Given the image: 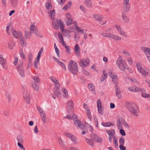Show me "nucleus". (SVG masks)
I'll return each instance as SVG.
<instances>
[{"label":"nucleus","instance_id":"nucleus-24","mask_svg":"<svg viewBox=\"0 0 150 150\" xmlns=\"http://www.w3.org/2000/svg\"><path fill=\"white\" fill-rule=\"evenodd\" d=\"M37 30H36L35 29L34 30L31 32V33H34L36 36L38 37H40V38H43V36L40 34L39 33L38 28H37Z\"/></svg>","mask_w":150,"mask_h":150},{"label":"nucleus","instance_id":"nucleus-28","mask_svg":"<svg viewBox=\"0 0 150 150\" xmlns=\"http://www.w3.org/2000/svg\"><path fill=\"white\" fill-rule=\"evenodd\" d=\"M15 42L13 41H10L8 44V47L10 49H13L15 46Z\"/></svg>","mask_w":150,"mask_h":150},{"label":"nucleus","instance_id":"nucleus-10","mask_svg":"<svg viewBox=\"0 0 150 150\" xmlns=\"http://www.w3.org/2000/svg\"><path fill=\"white\" fill-rule=\"evenodd\" d=\"M74 124L75 125H78V126L81 129H84L85 127V125L82 123L81 121L79 120H77L76 121H74Z\"/></svg>","mask_w":150,"mask_h":150},{"label":"nucleus","instance_id":"nucleus-26","mask_svg":"<svg viewBox=\"0 0 150 150\" xmlns=\"http://www.w3.org/2000/svg\"><path fill=\"white\" fill-rule=\"evenodd\" d=\"M110 38H112L116 40H120L121 39V37L112 34H111Z\"/></svg>","mask_w":150,"mask_h":150},{"label":"nucleus","instance_id":"nucleus-54","mask_svg":"<svg viewBox=\"0 0 150 150\" xmlns=\"http://www.w3.org/2000/svg\"><path fill=\"white\" fill-rule=\"evenodd\" d=\"M119 143H120V144L123 145L124 142L125 140L124 138L123 137H122L120 139L119 141Z\"/></svg>","mask_w":150,"mask_h":150},{"label":"nucleus","instance_id":"nucleus-39","mask_svg":"<svg viewBox=\"0 0 150 150\" xmlns=\"http://www.w3.org/2000/svg\"><path fill=\"white\" fill-rule=\"evenodd\" d=\"M54 47L55 48V51L57 55V56L58 58H59V51L58 48H57V46H56V44L55 43L54 44Z\"/></svg>","mask_w":150,"mask_h":150},{"label":"nucleus","instance_id":"nucleus-37","mask_svg":"<svg viewBox=\"0 0 150 150\" xmlns=\"http://www.w3.org/2000/svg\"><path fill=\"white\" fill-rule=\"evenodd\" d=\"M113 142L115 144V148H118V144H117V139L116 137L114 136L113 137Z\"/></svg>","mask_w":150,"mask_h":150},{"label":"nucleus","instance_id":"nucleus-48","mask_svg":"<svg viewBox=\"0 0 150 150\" xmlns=\"http://www.w3.org/2000/svg\"><path fill=\"white\" fill-rule=\"evenodd\" d=\"M20 54L21 57L23 59L25 60L26 59L25 55L24 54L22 50H20Z\"/></svg>","mask_w":150,"mask_h":150},{"label":"nucleus","instance_id":"nucleus-44","mask_svg":"<svg viewBox=\"0 0 150 150\" xmlns=\"http://www.w3.org/2000/svg\"><path fill=\"white\" fill-rule=\"evenodd\" d=\"M86 140L87 141V143L88 144L91 145L92 147L93 146V140H91L88 138H86Z\"/></svg>","mask_w":150,"mask_h":150},{"label":"nucleus","instance_id":"nucleus-61","mask_svg":"<svg viewBox=\"0 0 150 150\" xmlns=\"http://www.w3.org/2000/svg\"><path fill=\"white\" fill-rule=\"evenodd\" d=\"M72 119L74 120V121H76L77 120H79L78 119L77 116L75 114H73L72 115Z\"/></svg>","mask_w":150,"mask_h":150},{"label":"nucleus","instance_id":"nucleus-11","mask_svg":"<svg viewBox=\"0 0 150 150\" xmlns=\"http://www.w3.org/2000/svg\"><path fill=\"white\" fill-rule=\"evenodd\" d=\"M122 16L123 22L128 23L129 22V19L127 16L126 13L125 12H122Z\"/></svg>","mask_w":150,"mask_h":150},{"label":"nucleus","instance_id":"nucleus-64","mask_svg":"<svg viewBox=\"0 0 150 150\" xmlns=\"http://www.w3.org/2000/svg\"><path fill=\"white\" fill-rule=\"evenodd\" d=\"M66 150H79L78 149L75 147H72L71 148H66Z\"/></svg>","mask_w":150,"mask_h":150},{"label":"nucleus","instance_id":"nucleus-1","mask_svg":"<svg viewBox=\"0 0 150 150\" xmlns=\"http://www.w3.org/2000/svg\"><path fill=\"white\" fill-rule=\"evenodd\" d=\"M68 68L69 71L73 74L76 75L78 71V65L74 61L71 60L69 63Z\"/></svg>","mask_w":150,"mask_h":150},{"label":"nucleus","instance_id":"nucleus-56","mask_svg":"<svg viewBox=\"0 0 150 150\" xmlns=\"http://www.w3.org/2000/svg\"><path fill=\"white\" fill-rule=\"evenodd\" d=\"M83 106L84 109L87 111V112H89V111L90 110L88 106L85 103H83Z\"/></svg>","mask_w":150,"mask_h":150},{"label":"nucleus","instance_id":"nucleus-31","mask_svg":"<svg viewBox=\"0 0 150 150\" xmlns=\"http://www.w3.org/2000/svg\"><path fill=\"white\" fill-rule=\"evenodd\" d=\"M58 140L59 141V144L61 147L62 149H65L66 150V148H66L65 149V146L64 144V143L62 141L61 138L59 137L58 138Z\"/></svg>","mask_w":150,"mask_h":150},{"label":"nucleus","instance_id":"nucleus-5","mask_svg":"<svg viewBox=\"0 0 150 150\" xmlns=\"http://www.w3.org/2000/svg\"><path fill=\"white\" fill-rule=\"evenodd\" d=\"M6 59L3 57L1 54H0V64H1L3 68L5 69H6L7 68V66L6 64Z\"/></svg>","mask_w":150,"mask_h":150},{"label":"nucleus","instance_id":"nucleus-53","mask_svg":"<svg viewBox=\"0 0 150 150\" xmlns=\"http://www.w3.org/2000/svg\"><path fill=\"white\" fill-rule=\"evenodd\" d=\"M142 97L145 98H150V94H148L146 93H142Z\"/></svg>","mask_w":150,"mask_h":150},{"label":"nucleus","instance_id":"nucleus-3","mask_svg":"<svg viewBox=\"0 0 150 150\" xmlns=\"http://www.w3.org/2000/svg\"><path fill=\"white\" fill-rule=\"evenodd\" d=\"M73 102L71 100L69 101L67 103L66 108L68 114H71L73 113L74 109Z\"/></svg>","mask_w":150,"mask_h":150},{"label":"nucleus","instance_id":"nucleus-35","mask_svg":"<svg viewBox=\"0 0 150 150\" xmlns=\"http://www.w3.org/2000/svg\"><path fill=\"white\" fill-rule=\"evenodd\" d=\"M105 70H103V75L100 78V81H101L103 82L107 78L108 75L107 74H105Z\"/></svg>","mask_w":150,"mask_h":150},{"label":"nucleus","instance_id":"nucleus-30","mask_svg":"<svg viewBox=\"0 0 150 150\" xmlns=\"http://www.w3.org/2000/svg\"><path fill=\"white\" fill-rule=\"evenodd\" d=\"M32 87L35 90L38 91L39 90V87L36 83H32Z\"/></svg>","mask_w":150,"mask_h":150},{"label":"nucleus","instance_id":"nucleus-13","mask_svg":"<svg viewBox=\"0 0 150 150\" xmlns=\"http://www.w3.org/2000/svg\"><path fill=\"white\" fill-rule=\"evenodd\" d=\"M126 62L123 61V63L119 64L117 65L119 68L123 71H125V66H126Z\"/></svg>","mask_w":150,"mask_h":150},{"label":"nucleus","instance_id":"nucleus-43","mask_svg":"<svg viewBox=\"0 0 150 150\" xmlns=\"http://www.w3.org/2000/svg\"><path fill=\"white\" fill-rule=\"evenodd\" d=\"M75 26L76 30H77L78 33H84L83 32V30L80 29L77 26V23L76 22H75Z\"/></svg>","mask_w":150,"mask_h":150},{"label":"nucleus","instance_id":"nucleus-8","mask_svg":"<svg viewBox=\"0 0 150 150\" xmlns=\"http://www.w3.org/2000/svg\"><path fill=\"white\" fill-rule=\"evenodd\" d=\"M18 38L20 39V42L21 43H22L23 45H26V42L22 35V33L21 32L17 33V38Z\"/></svg>","mask_w":150,"mask_h":150},{"label":"nucleus","instance_id":"nucleus-21","mask_svg":"<svg viewBox=\"0 0 150 150\" xmlns=\"http://www.w3.org/2000/svg\"><path fill=\"white\" fill-rule=\"evenodd\" d=\"M106 132L109 136H113L115 134V131L114 129H111L110 130H106Z\"/></svg>","mask_w":150,"mask_h":150},{"label":"nucleus","instance_id":"nucleus-47","mask_svg":"<svg viewBox=\"0 0 150 150\" xmlns=\"http://www.w3.org/2000/svg\"><path fill=\"white\" fill-rule=\"evenodd\" d=\"M122 123L123 125L125 127H127L128 129H129V126L125 120H122Z\"/></svg>","mask_w":150,"mask_h":150},{"label":"nucleus","instance_id":"nucleus-19","mask_svg":"<svg viewBox=\"0 0 150 150\" xmlns=\"http://www.w3.org/2000/svg\"><path fill=\"white\" fill-rule=\"evenodd\" d=\"M24 100L27 103L29 104L30 102V97L28 94H25L24 96Z\"/></svg>","mask_w":150,"mask_h":150},{"label":"nucleus","instance_id":"nucleus-51","mask_svg":"<svg viewBox=\"0 0 150 150\" xmlns=\"http://www.w3.org/2000/svg\"><path fill=\"white\" fill-rule=\"evenodd\" d=\"M37 27L36 26H35V25L33 24L31 25L30 28V31L31 32H32L35 29L36 30H37Z\"/></svg>","mask_w":150,"mask_h":150},{"label":"nucleus","instance_id":"nucleus-27","mask_svg":"<svg viewBox=\"0 0 150 150\" xmlns=\"http://www.w3.org/2000/svg\"><path fill=\"white\" fill-rule=\"evenodd\" d=\"M59 25L61 30L62 32H63V31L64 30V23L63 21H62L61 20H59Z\"/></svg>","mask_w":150,"mask_h":150},{"label":"nucleus","instance_id":"nucleus-7","mask_svg":"<svg viewBox=\"0 0 150 150\" xmlns=\"http://www.w3.org/2000/svg\"><path fill=\"white\" fill-rule=\"evenodd\" d=\"M91 137L92 139H94L96 142L98 143H101L103 142L102 138L98 136L97 135L94 133H92L91 135Z\"/></svg>","mask_w":150,"mask_h":150},{"label":"nucleus","instance_id":"nucleus-34","mask_svg":"<svg viewBox=\"0 0 150 150\" xmlns=\"http://www.w3.org/2000/svg\"><path fill=\"white\" fill-rule=\"evenodd\" d=\"M62 91L64 93L65 95H63V97L65 98H67L68 97V94L67 90L64 88H63L62 89Z\"/></svg>","mask_w":150,"mask_h":150},{"label":"nucleus","instance_id":"nucleus-58","mask_svg":"<svg viewBox=\"0 0 150 150\" xmlns=\"http://www.w3.org/2000/svg\"><path fill=\"white\" fill-rule=\"evenodd\" d=\"M33 79L35 81L34 83L38 82L40 81V79L38 76H35Z\"/></svg>","mask_w":150,"mask_h":150},{"label":"nucleus","instance_id":"nucleus-20","mask_svg":"<svg viewBox=\"0 0 150 150\" xmlns=\"http://www.w3.org/2000/svg\"><path fill=\"white\" fill-rule=\"evenodd\" d=\"M12 6L13 8L16 7L18 4V0H10Z\"/></svg>","mask_w":150,"mask_h":150},{"label":"nucleus","instance_id":"nucleus-23","mask_svg":"<svg viewBox=\"0 0 150 150\" xmlns=\"http://www.w3.org/2000/svg\"><path fill=\"white\" fill-rule=\"evenodd\" d=\"M50 15L51 18L53 20L54 18L55 15V11L54 10H53L50 11L49 12H48Z\"/></svg>","mask_w":150,"mask_h":150},{"label":"nucleus","instance_id":"nucleus-52","mask_svg":"<svg viewBox=\"0 0 150 150\" xmlns=\"http://www.w3.org/2000/svg\"><path fill=\"white\" fill-rule=\"evenodd\" d=\"M112 82L115 84H116L117 83V80L118 79L117 76H117L115 77H113L112 78Z\"/></svg>","mask_w":150,"mask_h":150},{"label":"nucleus","instance_id":"nucleus-45","mask_svg":"<svg viewBox=\"0 0 150 150\" xmlns=\"http://www.w3.org/2000/svg\"><path fill=\"white\" fill-rule=\"evenodd\" d=\"M98 112L101 115H103V109H102V106L100 107H97Z\"/></svg>","mask_w":150,"mask_h":150},{"label":"nucleus","instance_id":"nucleus-50","mask_svg":"<svg viewBox=\"0 0 150 150\" xmlns=\"http://www.w3.org/2000/svg\"><path fill=\"white\" fill-rule=\"evenodd\" d=\"M58 64L60 65L62 67V68L64 70H66V68L65 66V65L64 63L60 61V62H59V63Z\"/></svg>","mask_w":150,"mask_h":150},{"label":"nucleus","instance_id":"nucleus-46","mask_svg":"<svg viewBox=\"0 0 150 150\" xmlns=\"http://www.w3.org/2000/svg\"><path fill=\"white\" fill-rule=\"evenodd\" d=\"M138 71L144 76L146 75L147 74H148V73H146L144 69L142 68L140 69V70H139Z\"/></svg>","mask_w":150,"mask_h":150},{"label":"nucleus","instance_id":"nucleus-29","mask_svg":"<svg viewBox=\"0 0 150 150\" xmlns=\"http://www.w3.org/2000/svg\"><path fill=\"white\" fill-rule=\"evenodd\" d=\"M85 3L86 6L89 8H91L92 4L91 0H85Z\"/></svg>","mask_w":150,"mask_h":150},{"label":"nucleus","instance_id":"nucleus-49","mask_svg":"<svg viewBox=\"0 0 150 150\" xmlns=\"http://www.w3.org/2000/svg\"><path fill=\"white\" fill-rule=\"evenodd\" d=\"M58 35L59 39L61 40V43H62V42H64V40L62 34L60 32H59L58 33Z\"/></svg>","mask_w":150,"mask_h":150},{"label":"nucleus","instance_id":"nucleus-60","mask_svg":"<svg viewBox=\"0 0 150 150\" xmlns=\"http://www.w3.org/2000/svg\"><path fill=\"white\" fill-rule=\"evenodd\" d=\"M21 143L18 142L17 145L21 149H23V150H25L23 145Z\"/></svg>","mask_w":150,"mask_h":150},{"label":"nucleus","instance_id":"nucleus-42","mask_svg":"<svg viewBox=\"0 0 150 150\" xmlns=\"http://www.w3.org/2000/svg\"><path fill=\"white\" fill-rule=\"evenodd\" d=\"M31 32H30V33H29V32L28 31H25V39H27L28 38H30L31 35Z\"/></svg>","mask_w":150,"mask_h":150},{"label":"nucleus","instance_id":"nucleus-9","mask_svg":"<svg viewBox=\"0 0 150 150\" xmlns=\"http://www.w3.org/2000/svg\"><path fill=\"white\" fill-rule=\"evenodd\" d=\"M17 69L20 75L22 77H25L24 70L23 66L18 65L17 67Z\"/></svg>","mask_w":150,"mask_h":150},{"label":"nucleus","instance_id":"nucleus-12","mask_svg":"<svg viewBox=\"0 0 150 150\" xmlns=\"http://www.w3.org/2000/svg\"><path fill=\"white\" fill-rule=\"evenodd\" d=\"M53 92L54 94L58 97L61 94L60 89L58 87L55 86L54 88Z\"/></svg>","mask_w":150,"mask_h":150},{"label":"nucleus","instance_id":"nucleus-38","mask_svg":"<svg viewBox=\"0 0 150 150\" xmlns=\"http://www.w3.org/2000/svg\"><path fill=\"white\" fill-rule=\"evenodd\" d=\"M88 88L89 90L91 91H94L95 89L94 86L92 83H90L88 84Z\"/></svg>","mask_w":150,"mask_h":150},{"label":"nucleus","instance_id":"nucleus-17","mask_svg":"<svg viewBox=\"0 0 150 150\" xmlns=\"http://www.w3.org/2000/svg\"><path fill=\"white\" fill-rule=\"evenodd\" d=\"M115 27L121 35L124 36L125 35H126L125 33L123 31V30L120 28V26L117 25H115Z\"/></svg>","mask_w":150,"mask_h":150},{"label":"nucleus","instance_id":"nucleus-62","mask_svg":"<svg viewBox=\"0 0 150 150\" xmlns=\"http://www.w3.org/2000/svg\"><path fill=\"white\" fill-rule=\"evenodd\" d=\"M65 0H57V1L58 3L59 4L62 5V4H64Z\"/></svg>","mask_w":150,"mask_h":150},{"label":"nucleus","instance_id":"nucleus-33","mask_svg":"<svg viewBox=\"0 0 150 150\" xmlns=\"http://www.w3.org/2000/svg\"><path fill=\"white\" fill-rule=\"evenodd\" d=\"M141 49L142 50L144 51V52H148L149 54H150V48L145 47H141Z\"/></svg>","mask_w":150,"mask_h":150},{"label":"nucleus","instance_id":"nucleus-63","mask_svg":"<svg viewBox=\"0 0 150 150\" xmlns=\"http://www.w3.org/2000/svg\"><path fill=\"white\" fill-rule=\"evenodd\" d=\"M120 134L123 136H125L126 135L125 132L123 129H120Z\"/></svg>","mask_w":150,"mask_h":150},{"label":"nucleus","instance_id":"nucleus-32","mask_svg":"<svg viewBox=\"0 0 150 150\" xmlns=\"http://www.w3.org/2000/svg\"><path fill=\"white\" fill-rule=\"evenodd\" d=\"M45 7L47 9H51L52 8V6L50 1L46 2Z\"/></svg>","mask_w":150,"mask_h":150},{"label":"nucleus","instance_id":"nucleus-57","mask_svg":"<svg viewBox=\"0 0 150 150\" xmlns=\"http://www.w3.org/2000/svg\"><path fill=\"white\" fill-rule=\"evenodd\" d=\"M136 66L138 71L140 70L142 68V65L139 62L137 63Z\"/></svg>","mask_w":150,"mask_h":150},{"label":"nucleus","instance_id":"nucleus-25","mask_svg":"<svg viewBox=\"0 0 150 150\" xmlns=\"http://www.w3.org/2000/svg\"><path fill=\"white\" fill-rule=\"evenodd\" d=\"M101 125L105 127H110L114 125L113 123L110 122H107L106 123L102 122Z\"/></svg>","mask_w":150,"mask_h":150},{"label":"nucleus","instance_id":"nucleus-6","mask_svg":"<svg viewBox=\"0 0 150 150\" xmlns=\"http://www.w3.org/2000/svg\"><path fill=\"white\" fill-rule=\"evenodd\" d=\"M89 63L90 61L88 58L82 59L79 62L80 65L83 67L87 66Z\"/></svg>","mask_w":150,"mask_h":150},{"label":"nucleus","instance_id":"nucleus-18","mask_svg":"<svg viewBox=\"0 0 150 150\" xmlns=\"http://www.w3.org/2000/svg\"><path fill=\"white\" fill-rule=\"evenodd\" d=\"M123 11L122 12H125V13L128 12L130 9V5H128L127 6H123Z\"/></svg>","mask_w":150,"mask_h":150},{"label":"nucleus","instance_id":"nucleus-2","mask_svg":"<svg viewBox=\"0 0 150 150\" xmlns=\"http://www.w3.org/2000/svg\"><path fill=\"white\" fill-rule=\"evenodd\" d=\"M125 106L132 115L136 116H138V113L132 104L130 103H125Z\"/></svg>","mask_w":150,"mask_h":150},{"label":"nucleus","instance_id":"nucleus-55","mask_svg":"<svg viewBox=\"0 0 150 150\" xmlns=\"http://www.w3.org/2000/svg\"><path fill=\"white\" fill-rule=\"evenodd\" d=\"M122 63H123L122 62V58L121 56H120L116 61V64L117 65H118V64Z\"/></svg>","mask_w":150,"mask_h":150},{"label":"nucleus","instance_id":"nucleus-41","mask_svg":"<svg viewBox=\"0 0 150 150\" xmlns=\"http://www.w3.org/2000/svg\"><path fill=\"white\" fill-rule=\"evenodd\" d=\"M40 115L41 116V119L43 123H45V119L46 118V114L45 113H43L42 114H40Z\"/></svg>","mask_w":150,"mask_h":150},{"label":"nucleus","instance_id":"nucleus-16","mask_svg":"<svg viewBox=\"0 0 150 150\" xmlns=\"http://www.w3.org/2000/svg\"><path fill=\"white\" fill-rule=\"evenodd\" d=\"M72 4V1H70L64 6L62 8V10L65 11L69 9L71 6Z\"/></svg>","mask_w":150,"mask_h":150},{"label":"nucleus","instance_id":"nucleus-22","mask_svg":"<svg viewBox=\"0 0 150 150\" xmlns=\"http://www.w3.org/2000/svg\"><path fill=\"white\" fill-rule=\"evenodd\" d=\"M80 50V48L79 46V45L76 44L75 45L74 48V50L75 51V54H77V55H79L80 54V52H79V50Z\"/></svg>","mask_w":150,"mask_h":150},{"label":"nucleus","instance_id":"nucleus-4","mask_svg":"<svg viewBox=\"0 0 150 150\" xmlns=\"http://www.w3.org/2000/svg\"><path fill=\"white\" fill-rule=\"evenodd\" d=\"M129 90L133 92L140 91L142 92H145V91L144 89L140 88H138L137 86H130L128 88Z\"/></svg>","mask_w":150,"mask_h":150},{"label":"nucleus","instance_id":"nucleus-40","mask_svg":"<svg viewBox=\"0 0 150 150\" xmlns=\"http://www.w3.org/2000/svg\"><path fill=\"white\" fill-rule=\"evenodd\" d=\"M111 33H100V35L102 36L110 38Z\"/></svg>","mask_w":150,"mask_h":150},{"label":"nucleus","instance_id":"nucleus-15","mask_svg":"<svg viewBox=\"0 0 150 150\" xmlns=\"http://www.w3.org/2000/svg\"><path fill=\"white\" fill-rule=\"evenodd\" d=\"M52 24L54 28L56 29H58L59 28V21L58 20L52 21Z\"/></svg>","mask_w":150,"mask_h":150},{"label":"nucleus","instance_id":"nucleus-59","mask_svg":"<svg viewBox=\"0 0 150 150\" xmlns=\"http://www.w3.org/2000/svg\"><path fill=\"white\" fill-rule=\"evenodd\" d=\"M73 21V19L71 18H69L67 21V23H66V24L67 26L69 25Z\"/></svg>","mask_w":150,"mask_h":150},{"label":"nucleus","instance_id":"nucleus-36","mask_svg":"<svg viewBox=\"0 0 150 150\" xmlns=\"http://www.w3.org/2000/svg\"><path fill=\"white\" fill-rule=\"evenodd\" d=\"M17 139L18 142L23 143V139L21 135H18L17 137Z\"/></svg>","mask_w":150,"mask_h":150},{"label":"nucleus","instance_id":"nucleus-14","mask_svg":"<svg viewBox=\"0 0 150 150\" xmlns=\"http://www.w3.org/2000/svg\"><path fill=\"white\" fill-rule=\"evenodd\" d=\"M94 18L96 20L98 21L99 23H101V21L103 19V17H101L100 15L95 14L93 15Z\"/></svg>","mask_w":150,"mask_h":150}]
</instances>
